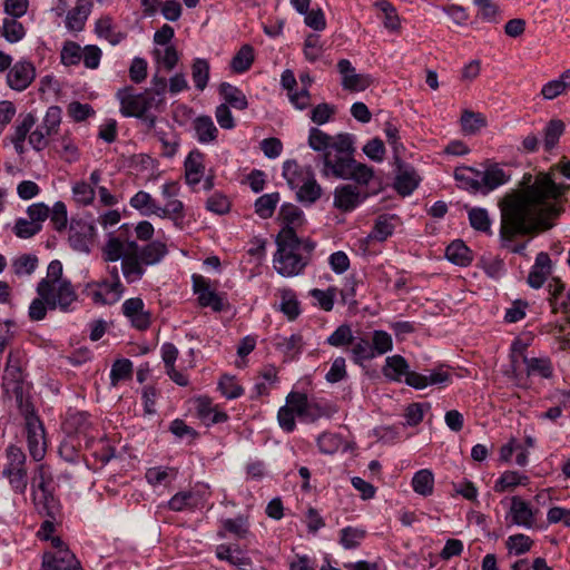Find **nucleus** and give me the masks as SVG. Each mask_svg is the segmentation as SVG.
<instances>
[{"mask_svg":"<svg viewBox=\"0 0 570 570\" xmlns=\"http://www.w3.org/2000/svg\"><path fill=\"white\" fill-rule=\"evenodd\" d=\"M455 372L454 368L448 364H439L430 368V386L438 389H445L453 383Z\"/></svg>","mask_w":570,"mask_h":570,"instance_id":"a19ab883","label":"nucleus"},{"mask_svg":"<svg viewBox=\"0 0 570 570\" xmlns=\"http://www.w3.org/2000/svg\"><path fill=\"white\" fill-rule=\"evenodd\" d=\"M95 283L96 285L99 286V288L102 289L104 296L106 297L108 305L117 303L126 291L122 283L109 282L108 279Z\"/></svg>","mask_w":570,"mask_h":570,"instance_id":"4d7b16f0","label":"nucleus"},{"mask_svg":"<svg viewBox=\"0 0 570 570\" xmlns=\"http://www.w3.org/2000/svg\"><path fill=\"white\" fill-rule=\"evenodd\" d=\"M281 297L279 309L289 320L294 321L301 314L299 302L296 294L291 288H281L278 291Z\"/></svg>","mask_w":570,"mask_h":570,"instance_id":"e433bc0d","label":"nucleus"},{"mask_svg":"<svg viewBox=\"0 0 570 570\" xmlns=\"http://www.w3.org/2000/svg\"><path fill=\"white\" fill-rule=\"evenodd\" d=\"M36 77V69L31 62L18 61L8 72L7 82L10 88L22 91L29 87Z\"/></svg>","mask_w":570,"mask_h":570,"instance_id":"6ab92c4d","label":"nucleus"},{"mask_svg":"<svg viewBox=\"0 0 570 570\" xmlns=\"http://www.w3.org/2000/svg\"><path fill=\"white\" fill-rule=\"evenodd\" d=\"M193 129L200 144L214 142L218 137V129L209 116L196 117L193 121Z\"/></svg>","mask_w":570,"mask_h":570,"instance_id":"2f4dec72","label":"nucleus"},{"mask_svg":"<svg viewBox=\"0 0 570 570\" xmlns=\"http://www.w3.org/2000/svg\"><path fill=\"white\" fill-rule=\"evenodd\" d=\"M127 242H122L120 237H111L104 247V258L106 262H117L122 259L127 252Z\"/></svg>","mask_w":570,"mask_h":570,"instance_id":"864d4df0","label":"nucleus"},{"mask_svg":"<svg viewBox=\"0 0 570 570\" xmlns=\"http://www.w3.org/2000/svg\"><path fill=\"white\" fill-rule=\"evenodd\" d=\"M277 250L274 268L284 277L299 275L309 263V257L297 252L298 236L294 227H283L276 237Z\"/></svg>","mask_w":570,"mask_h":570,"instance_id":"7ed1b4c3","label":"nucleus"},{"mask_svg":"<svg viewBox=\"0 0 570 570\" xmlns=\"http://www.w3.org/2000/svg\"><path fill=\"white\" fill-rule=\"evenodd\" d=\"M202 497L196 491H180L177 492L169 501L168 508L171 511L180 512L184 510H194L202 502Z\"/></svg>","mask_w":570,"mask_h":570,"instance_id":"f704fd0d","label":"nucleus"},{"mask_svg":"<svg viewBox=\"0 0 570 570\" xmlns=\"http://www.w3.org/2000/svg\"><path fill=\"white\" fill-rule=\"evenodd\" d=\"M533 543V540L529 535L517 533L508 538L505 546L510 552L513 551L514 554L521 556L530 551Z\"/></svg>","mask_w":570,"mask_h":570,"instance_id":"bf43d9fd","label":"nucleus"},{"mask_svg":"<svg viewBox=\"0 0 570 570\" xmlns=\"http://www.w3.org/2000/svg\"><path fill=\"white\" fill-rule=\"evenodd\" d=\"M137 249V242H127V252L121 259V272L128 284L139 282L146 272V265L138 256Z\"/></svg>","mask_w":570,"mask_h":570,"instance_id":"f8f14e48","label":"nucleus"},{"mask_svg":"<svg viewBox=\"0 0 570 570\" xmlns=\"http://www.w3.org/2000/svg\"><path fill=\"white\" fill-rule=\"evenodd\" d=\"M337 288L334 286L328 287L326 291L313 288L309 295L315 299V305L325 312H331L334 307Z\"/></svg>","mask_w":570,"mask_h":570,"instance_id":"603ef678","label":"nucleus"},{"mask_svg":"<svg viewBox=\"0 0 570 570\" xmlns=\"http://www.w3.org/2000/svg\"><path fill=\"white\" fill-rule=\"evenodd\" d=\"M193 289L202 307H210L216 313L225 309L224 298L210 289L209 282L202 275H193Z\"/></svg>","mask_w":570,"mask_h":570,"instance_id":"4468645a","label":"nucleus"},{"mask_svg":"<svg viewBox=\"0 0 570 570\" xmlns=\"http://www.w3.org/2000/svg\"><path fill=\"white\" fill-rule=\"evenodd\" d=\"M523 363L527 366V375L538 374L543 379L553 376V366L549 357H528L523 355Z\"/></svg>","mask_w":570,"mask_h":570,"instance_id":"4c0bfd02","label":"nucleus"},{"mask_svg":"<svg viewBox=\"0 0 570 570\" xmlns=\"http://www.w3.org/2000/svg\"><path fill=\"white\" fill-rule=\"evenodd\" d=\"M81 52H82V49L77 42L67 41V42H65V45L61 49V53H60L61 62L65 66L78 65L82 58Z\"/></svg>","mask_w":570,"mask_h":570,"instance_id":"774afa93","label":"nucleus"},{"mask_svg":"<svg viewBox=\"0 0 570 570\" xmlns=\"http://www.w3.org/2000/svg\"><path fill=\"white\" fill-rule=\"evenodd\" d=\"M137 253L144 264L150 266L158 264L168 254V248L165 243L153 240L142 247L138 245Z\"/></svg>","mask_w":570,"mask_h":570,"instance_id":"473e14b6","label":"nucleus"},{"mask_svg":"<svg viewBox=\"0 0 570 570\" xmlns=\"http://www.w3.org/2000/svg\"><path fill=\"white\" fill-rule=\"evenodd\" d=\"M132 375V363L128 358L117 360L110 371V381L116 386L120 381L130 379Z\"/></svg>","mask_w":570,"mask_h":570,"instance_id":"6e6d98bb","label":"nucleus"},{"mask_svg":"<svg viewBox=\"0 0 570 570\" xmlns=\"http://www.w3.org/2000/svg\"><path fill=\"white\" fill-rule=\"evenodd\" d=\"M375 6L384 14L383 23L385 28L392 31L397 30L400 27V19L392 3H390L387 0H380L375 2Z\"/></svg>","mask_w":570,"mask_h":570,"instance_id":"0e129e2a","label":"nucleus"},{"mask_svg":"<svg viewBox=\"0 0 570 570\" xmlns=\"http://www.w3.org/2000/svg\"><path fill=\"white\" fill-rule=\"evenodd\" d=\"M281 197L278 193L265 194L255 202V213L263 219L271 218Z\"/></svg>","mask_w":570,"mask_h":570,"instance_id":"de8ad7c7","label":"nucleus"},{"mask_svg":"<svg viewBox=\"0 0 570 570\" xmlns=\"http://www.w3.org/2000/svg\"><path fill=\"white\" fill-rule=\"evenodd\" d=\"M94 232L91 224L82 219H71L68 237L70 246L77 252L88 253Z\"/></svg>","mask_w":570,"mask_h":570,"instance_id":"dca6fc26","label":"nucleus"},{"mask_svg":"<svg viewBox=\"0 0 570 570\" xmlns=\"http://www.w3.org/2000/svg\"><path fill=\"white\" fill-rule=\"evenodd\" d=\"M91 9L92 2L90 0H77L76 6L67 13L66 28L73 32L83 30Z\"/></svg>","mask_w":570,"mask_h":570,"instance_id":"b1692460","label":"nucleus"},{"mask_svg":"<svg viewBox=\"0 0 570 570\" xmlns=\"http://www.w3.org/2000/svg\"><path fill=\"white\" fill-rule=\"evenodd\" d=\"M209 62L203 58H196L191 65V78L197 90L203 91L209 80Z\"/></svg>","mask_w":570,"mask_h":570,"instance_id":"49530a36","label":"nucleus"},{"mask_svg":"<svg viewBox=\"0 0 570 570\" xmlns=\"http://www.w3.org/2000/svg\"><path fill=\"white\" fill-rule=\"evenodd\" d=\"M337 154L332 158V153L321 156L324 177L333 176L345 180H354L360 185H368L374 177V171L365 164L354 159L355 151L353 136L346 132L333 137L332 147Z\"/></svg>","mask_w":570,"mask_h":570,"instance_id":"f03ea898","label":"nucleus"},{"mask_svg":"<svg viewBox=\"0 0 570 570\" xmlns=\"http://www.w3.org/2000/svg\"><path fill=\"white\" fill-rule=\"evenodd\" d=\"M468 217L473 229L491 234V219L485 208L473 207L469 210Z\"/></svg>","mask_w":570,"mask_h":570,"instance_id":"3c124183","label":"nucleus"},{"mask_svg":"<svg viewBox=\"0 0 570 570\" xmlns=\"http://www.w3.org/2000/svg\"><path fill=\"white\" fill-rule=\"evenodd\" d=\"M122 314L130 321L131 325L139 330L146 331L151 324V314L145 309L144 301L140 297H131L126 299L121 306Z\"/></svg>","mask_w":570,"mask_h":570,"instance_id":"2eb2a0df","label":"nucleus"},{"mask_svg":"<svg viewBox=\"0 0 570 570\" xmlns=\"http://www.w3.org/2000/svg\"><path fill=\"white\" fill-rule=\"evenodd\" d=\"M23 354L19 350H11L3 370L2 389L7 395H13L17 399L22 397L23 393Z\"/></svg>","mask_w":570,"mask_h":570,"instance_id":"6e6552de","label":"nucleus"},{"mask_svg":"<svg viewBox=\"0 0 570 570\" xmlns=\"http://www.w3.org/2000/svg\"><path fill=\"white\" fill-rule=\"evenodd\" d=\"M120 104V112L125 117L144 116L151 109H157L164 99H155L153 94L142 91L135 94L131 86L120 88L116 94Z\"/></svg>","mask_w":570,"mask_h":570,"instance_id":"423d86ee","label":"nucleus"},{"mask_svg":"<svg viewBox=\"0 0 570 570\" xmlns=\"http://www.w3.org/2000/svg\"><path fill=\"white\" fill-rule=\"evenodd\" d=\"M394 225L391 223V218L386 215H380L373 226L370 237L383 242L393 234Z\"/></svg>","mask_w":570,"mask_h":570,"instance_id":"052dcab7","label":"nucleus"},{"mask_svg":"<svg viewBox=\"0 0 570 570\" xmlns=\"http://www.w3.org/2000/svg\"><path fill=\"white\" fill-rule=\"evenodd\" d=\"M95 33L98 38L107 40L111 46H117L127 38V32L119 30L109 14H104L97 19Z\"/></svg>","mask_w":570,"mask_h":570,"instance_id":"4be33fe9","label":"nucleus"},{"mask_svg":"<svg viewBox=\"0 0 570 570\" xmlns=\"http://www.w3.org/2000/svg\"><path fill=\"white\" fill-rule=\"evenodd\" d=\"M218 389L228 400L237 399L244 393V389L236 382L235 377L230 375H223L220 377Z\"/></svg>","mask_w":570,"mask_h":570,"instance_id":"69168bd1","label":"nucleus"},{"mask_svg":"<svg viewBox=\"0 0 570 570\" xmlns=\"http://www.w3.org/2000/svg\"><path fill=\"white\" fill-rule=\"evenodd\" d=\"M26 454L16 445H10L6 450V464L2 474L26 469Z\"/></svg>","mask_w":570,"mask_h":570,"instance_id":"c03bdc74","label":"nucleus"},{"mask_svg":"<svg viewBox=\"0 0 570 570\" xmlns=\"http://www.w3.org/2000/svg\"><path fill=\"white\" fill-rule=\"evenodd\" d=\"M409 368V364L403 356L393 355L386 357L382 373L390 381L402 382Z\"/></svg>","mask_w":570,"mask_h":570,"instance_id":"72a5a7b5","label":"nucleus"},{"mask_svg":"<svg viewBox=\"0 0 570 570\" xmlns=\"http://www.w3.org/2000/svg\"><path fill=\"white\" fill-rule=\"evenodd\" d=\"M453 176L456 181V186L460 189L470 191L472 194H481L480 170L469 166H458L454 169Z\"/></svg>","mask_w":570,"mask_h":570,"instance_id":"393cba45","label":"nucleus"},{"mask_svg":"<svg viewBox=\"0 0 570 570\" xmlns=\"http://www.w3.org/2000/svg\"><path fill=\"white\" fill-rule=\"evenodd\" d=\"M351 358L357 365H363L365 361L375 357L372 348V343L365 337H354V343L351 344Z\"/></svg>","mask_w":570,"mask_h":570,"instance_id":"79ce46f5","label":"nucleus"},{"mask_svg":"<svg viewBox=\"0 0 570 570\" xmlns=\"http://www.w3.org/2000/svg\"><path fill=\"white\" fill-rule=\"evenodd\" d=\"M33 503L39 514L56 520L60 515L61 505L51 491L33 493Z\"/></svg>","mask_w":570,"mask_h":570,"instance_id":"c756f323","label":"nucleus"},{"mask_svg":"<svg viewBox=\"0 0 570 570\" xmlns=\"http://www.w3.org/2000/svg\"><path fill=\"white\" fill-rule=\"evenodd\" d=\"M216 557L238 569H245L253 563L252 559L238 546L219 544L216 548Z\"/></svg>","mask_w":570,"mask_h":570,"instance_id":"a878e982","label":"nucleus"},{"mask_svg":"<svg viewBox=\"0 0 570 570\" xmlns=\"http://www.w3.org/2000/svg\"><path fill=\"white\" fill-rule=\"evenodd\" d=\"M24 430L30 455L35 461H41L46 453L45 428L33 412L26 415Z\"/></svg>","mask_w":570,"mask_h":570,"instance_id":"9b49d317","label":"nucleus"},{"mask_svg":"<svg viewBox=\"0 0 570 570\" xmlns=\"http://www.w3.org/2000/svg\"><path fill=\"white\" fill-rule=\"evenodd\" d=\"M283 176L289 187L296 189L299 203L312 205L321 198L323 188L309 166L301 167L296 160H286L283 165Z\"/></svg>","mask_w":570,"mask_h":570,"instance_id":"20e7f679","label":"nucleus"},{"mask_svg":"<svg viewBox=\"0 0 570 570\" xmlns=\"http://www.w3.org/2000/svg\"><path fill=\"white\" fill-rule=\"evenodd\" d=\"M487 124V118L483 114L468 109L463 110L460 118L461 130L465 135H475L484 128Z\"/></svg>","mask_w":570,"mask_h":570,"instance_id":"58836bf2","label":"nucleus"},{"mask_svg":"<svg viewBox=\"0 0 570 570\" xmlns=\"http://www.w3.org/2000/svg\"><path fill=\"white\" fill-rule=\"evenodd\" d=\"M366 531L358 528L346 527L341 530V544L346 549H354L365 538Z\"/></svg>","mask_w":570,"mask_h":570,"instance_id":"e2e57ef3","label":"nucleus"},{"mask_svg":"<svg viewBox=\"0 0 570 570\" xmlns=\"http://www.w3.org/2000/svg\"><path fill=\"white\" fill-rule=\"evenodd\" d=\"M566 125L561 119H551L543 129V147L546 151H551L563 135Z\"/></svg>","mask_w":570,"mask_h":570,"instance_id":"ea45409f","label":"nucleus"},{"mask_svg":"<svg viewBox=\"0 0 570 570\" xmlns=\"http://www.w3.org/2000/svg\"><path fill=\"white\" fill-rule=\"evenodd\" d=\"M510 513L512 517L513 524L522 525L525 528L533 527L534 513L530 504L527 501L522 500L520 497H512Z\"/></svg>","mask_w":570,"mask_h":570,"instance_id":"c85d7f7f","label":"nucleus"},{"mask_svg":"<svg viewBox=\"0 0 570 570\" xmlns=\"http://www.w3.org/2000/svg\"><path fill=\"white\" fill-rule=\"evenodd\" d=\"M26 35L24 27L16 18H6L2 24V36L7 41L14 43L20 41Z\"/></svg>","mask_w":570,"mask_h":570,"instance_id":"13d9d810","label":"nucleus"},{"mask_svg":"<svg viewBox=\"0 0 570 570\" xmlns=\"http://www.w3.org/2000/svg\"><path fill=\"white\" fill-rule=\"evenodd\" d=\"M274 346L286 360L293 361L302 353L304 342L301 334H292L288 337L277 335L274 338Z\"/></svg>","mask_w":570,"mask_h":570,"instance_id":"7c9ffc66","label":"nucleus"},{"mask_svg":"<svg viewBox=\"0 0 570 570\" xmlns=\"http://www.w3.org/2000/svg\"><path fill=\"white\" fill-rule=\"evenodd\" d=\"M130 206L138 210H146L147 214H154L158 208L157 202L147 191L140 190L130 199Z\"/></svg>","mask_w":570,"mask_h":570,"instance_id":"338daca9","label":"nucleus"},{"mask_svg":"<svg viewBox=\"0 0 570 570\" xmlns=\"http://www.w3.org/2000/svg\"><path fill=\"white\" fill-rule=\"evenodd\" d=\"M205 155L198 150H191L184 161L185 181L190 187L200 183L205 173Z\"/></svg>","mask_w":570,"mask_h":570,"instance_id":"412c9836","label":"nucleus"},{"mask_svg":"<svg viewBox=\"0 0 570 570\" xmlns=\"http://www.w3.org/2000/svg\"><path fill=\"white\" fill-rule=\"evenodd\" d=\"M38 266V257L32 254H23L12 262V269L16 275H31Z\"/></svg>","mask_w":570,"mask_h":570,"instance_id":"680f3d73","label":"nucleus"},{"mask_svg":"<svg viewBox=\"0 0 570 570\" xmlns=\"http://www.w3.org/2000/svg\"><path fill=\"white\" fill-rule=\"evenodd\" d=\"M326 343L333 347H344L354 343L353 332L350 325H340L327 338Z\"/></svg>","mask_w":570,"mask_h":570,"instance_id":"5fc2aeb1","label":"nucleus"},{"mask_svg":"<svg viewBox=\"0 0 570 570\" xmlns=\"http://www.w3.org/2000/svg\"><path fill=\"white\" fill-rule=\"evenodd\" d=\"M287 404H293L298 419L305 422H315L321 417H330L336 409L328 402L316 397L309 399L305 393L291 392L286 396Z\"/></svg>","mask_w":570,"mask_h":570,"instance_id":"0eeeda50","label":"nucleus"},{"mask_svg":"<svg viewBox=\"0 0 570 570\" xmlns=\"http://www.w3.org/2000/svg\"><path fill=\"white\" fill-rule=\"evenodd\" d=\"M445 257L454 265L466 267L473 262V250L462 239H454L445 248Z\"/></svg>","mask_w":570,"mask_h":570,"instance_id":"cd10ccee","label":"nucleus"},{"mask_svg":"<svg viewBox=\"0 0 570 570\" xmlns=\"http://www.w3.org/2000/svg\"><path fill=\"white\" fill-rule=\"evenodd\" d=\"M254 62V49L250 45H244L230 61V68L237 73L247 71Z\"/></svg>","mask_w":570,"mask_h":570,"instance_id":"a18cd8bd","label":"nucleus"},{"mask_svg":"<svg viewBox=\"0 0 570 570\" xmlns=\"http://www.w3.org/2000/svg\"><path fill=\"white\" fill-rule=\"evenodd\" d=\"M394 160L397 170L393 186L400 195L407 196L417 187L420 178L413 168L401 161L400 155Z\"/></svg>","mask_w":570,"mask_h":570,"instance_id":"a211bd4d","label":"nucleus"},{"mask_svg":"<svg viewBox=\"0 0 570 570\" xmlns=\"http://www.w3.org/2000/svg\"><path fill=\"white\" fill-rule=\"evenodd\" d=\"M510 179L508 175L497 163H490L485 166L484 171H481L480 186L481 194L487 195L498 187L507 184Z\"/></svg>","mask_w":570,"mask_h":570,"instance_id":"aec40b11","label":"nucleus"},{"mask_svg":"<svg viewBox=\"0 0 570 570\" xmlns=\"http://www.w3.org/2000/svg\"><path fill=\"white\" fill-rule=\"evenodd\" d=\"M337 70L342 76L341 85L345 90L363 91L373 82L370 75L357 73L351 61L347 59L338 60Z\"/></svg>","mask_w":570,"mask_h":570,"instance_id":"ddd939ff","label":"nucleus"},{"mask_svg":"<svg viewBox=\"0 0 570 570\" xmlns=\"http://www.w3.org/2000/svg\"><path fill=\"white\" fill-rule=\"evenodd\" d=\"M522 189L508 193L500 202V243L509 246L518 236H534L552 228L550 219L563 212L559 199L569 186L557 184L550 173H539L533 183L532 175L524 174Z\"/></svg>","mask_w":570,"mask_h":570,"instance_id":"f257e3e1","label":"nucleus"},{"mask_svg":"<svg viewBox=\"0 0 570 570\" xmlns=\"http://www.w3.org/2000/svg\"><path fill=\"white\" fill-rule=\"evenodd\" d=\"M218 91L228 107L230 106L239 110H244L247 108V98L243 94V91L237 87L228 82H222L219 85Z\"/></svg>","mask_w":570,"mask_h":570,"instance_id":"c9c22d12","label":"nucleus"},{"mask_svg":"<svg viewBox=\"0 0 570 570\" xmlns=\"http://www.w3.org/2000/svg\"><path fill=\"white\" fill-rule=\"evenodd\" d=\"M62 277V264L59 261L50 262L47 269V277L42 278L37 284V294L38 296L48 297L51 296V293H57V288L60 282L65 279Z\"/></svg>","mask_w":570,"mask_h":570,"instance_id":"5701e85b","label":"nucleus"},{"mask_svg":"<svg viewBox=\"0 0 570 570\" xmlns=\"http://www.w3.org/2000/svg\"><path fill=\"white\" fill-rule=\"evenodd\" d=\"M333 137L320 128L312 127L308 132V146L315 151L331 153Z\"/></svg>","mask_w":570,"mask_h":570,"instance_id":"8fccbe9b","label":"nucleus"},{"mask_svg":"<svg viewBox=\"0 0 570 570\" xmlns=\"http://www.w3.org/2000/svg\"><path fill=\"white\" fill-rule=\"evenodd\" d=\"M365 185L344 184L340 185L334 189L333 193V206L342 213H351L355 210L361 204H363L368 193L363 190L362 187Z\"/></svg>","mask_w":570,"mask_h":570,"instance_id":"9d476101","label":"nucleus"},{"mask_svg":"<svg viewBox=\"0 0 570 570\" xmlns=\"http://www.w3.org/2000/svg\"><path fill=\"white\" fill-rule=\"evenodd\" d=\"M61 108L58 106L48 108L42 124L29 135V144L35 150H43L49 144V138L58 134L61 124Z\"/></svg>","mask_w":570,"mask_h":570,"instance_id":"1a4fd4ad","label":"nucleus"},{"mask_svg":"<svg viewBox=\"0 0 570 570\" xmlns=\"http://www.w3.org/2000/svg\"><path fill=\"white\" fill-rule=\"evenodd\" d=\"M77 293L70 281L59 283L57 293H51V296L35 298L28 311L31 321H41L46 317L48 309L60 308L62 312H68L70 305L77 301Z\"/></svg>","mask_w":570,"mask_h":570,"instance_id":"39448f33","label":"nucleus"},{"mask_svg":"<svg viewBox=\"0 0 570 570\" xmlns=\"http://www.w3.org/2000/svg\"><path fill=\"white\" fill-rule=\"evenodd\" d=\"M528 480L529 478L527 475H522L517 471H505L495 481L493 490L498 493H502L520 484H525Z\"/></svg>","mask_w":570,"mask_h":570,"instance_id":"09e8293b","label":"nucleus"},{"mask_svg":"<svg viewBox=\"0 0 570 570\" xmlns=\"http://www.w3.org/2000/svg\"><path fill=\"white\" fill-rule=\"evenodd\" d=\"M225 532L234 534L238 539H244L249 533L248 519L244 515H237L234 519L223 521V530L218 532V537L224 538Z\"/></svg>","mask_w":570,"mask_h":570,"instance_id":"37998d69","label":"nucleus"},{"mask_svg":"<svg viewBox=\"0 0 570 570\" xmlns=\"http://www.w3.org/2000/svg\"><path fill=\"white\" fill-rule=\"evenodd\" d=\"M155 215L160 218L170 219L174 223V226L178 229L185 228V205L177 198L167 200L164 207L158 205V208L155 210Z\"/></svg>","mask_w":570,"mask_h":570,"instance_id":"bb28decb","label":"nucleus"},{"mask_svg":"<svg viewBox=\"0 0 570 570\" xmlns=\"http://www.w3.org/2000/svg\"><path fill=\"white\" fill-rule=\"evenodd\" d=\"M43 570H82L80 562L69 549L46 552L42 557Z\"/></svg>","mask_w":570,"mask_h":570,"instance_id":"f3484780","label":"nucleus"}]
</instances>
